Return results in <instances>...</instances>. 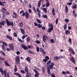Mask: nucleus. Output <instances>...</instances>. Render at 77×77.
Segmentation results:
<instances>
[{
    "mask_svg": "<svg viewBox=\"0 0 77 77\" xmlns=\"http://www.w3.org/2000/svg\"><path fill=\"white\" fill-rule=\"evenodd\" d=\"M22 47L23 48L24 50H29V48L31 49H32L33 48V46H32L31 45H28L27 46L26 45H23L22 46Z\"/></svg>",
    "mask_w": 77,
    "mask_h": 77,
    "instance_id": "1",
    "label": "nucleus"
},
{
    "mask_svg": "<svg viewBox=\"0 0 77 77\" xmlns=\"http://www.w3.org/2000/svg\"><path fill=\"white\" fill-rule=\"evenodd\" d=\"M6 23H7V25L8 26H11L12 27H14V22H13L11 21V22L9 21L7 19H5Z\"/></svg>",
    "mask_w": 77,
    "mask_h": 77,
    "instance_id": "2",
    "label": "nucleus"
},
{
    "mask_svg": "<svg viewBox=\"0 0 77 77\" xmlns=\"http://www.w3.org/2000/svg\"><path fill=\"white\" fill-rule=\"evenodd\" d=\"M22 16L23 17L25 16V17L26 19H28L29 17V13L27 11H26L24 13L22 14Z\"/></svg>",
    "mask_w": 77,
    "mask_h": 77,
    "instance_id": "3",
    "label": "nucleus"
},
{
    "mask_svg": "<svg viewBox=\"0 0 77 77\" xmlns=\"http://www.w3.org/2000/svg\"><path fill=\"white\" fill-rule=\"evenodd\" d=\"M16 63L17 64H19L20 63V57L19 56L16 57V58L15 60Z\"/></svg>",
    "mask_w": 77,
    "mask_h": 77,
    "instance_id": "4",
    "label": "nucleus"
},
{
    "mask_svg": "<svg viewBox=\"0 0 77 77\" xmlns=\"http://www.w3.org/2000/svg\"><path fill=\"white\" fill-rule=\"evenodd\" d=\"M4 74H5L4 77H10L9 74V73H7L6 70H4Z\"/></svg>",
    "mask_w": 77,
    "mask_h": 77,
    "instance_id": "5",
    "label": "nucleus"
},
{
    "mask_svg": "<svg viewBox=\"0 0 77 77\" xmlns=\"http://www.w3.org/2000/svg\"><path fill=\"white\" fill-rule=\"evenodd\" d=\"M8 46L11 50H12V51L14 50V47L13 46V45H12V44L10 43L9 44Z\"/></svg>",
    "mask_w": 77,
    "mask_h": 77,
    "instance_id": "6",
    "label": "nucleus"
},
{
    "mask_svg": "<svg viewBox=\"0 0 77 77\" xmlns=\"http://www.w3.org/2000/svg\"><path fill=\"white\" fill-rule=\"evenodd\" d=\"M69 60L71 62H72L74 64H75V59H74V58L73 57H72L71 58H70Z\"/></svg>",
    "mask_w": 77,
    "mask_h": 77,
    "instance_id": "7",
    "label": "nucleus"
},
{
    "mask_svg": "<svg viewBox=\"0 0 77 77\" xmlns=\"http://www.w3.org/2000/svg\"><path fill=\"white\" fill-rule=\"evenodd\" d=\"M13 14L14 15L12 16V17L14 18L17 19L18 18V15H17V14L15 12H13Z\"/></svg>",
    "mask_w": 77,
    "mask_h": 77,
    "instance_id": "8",
    "label": "nucleus"
},
{
    "mask_svg": "<svg viewBox=\"0 0 77 77\" xmlns=\"http://www.w3.org/2000/svg\"><path fill=\"white\" fill-rule=\"evenodd\" d=\"M69 51H70V53H72V54H75V52L72 49L69 48Z\"/></svg>",
    "mask_w": 77,
    "mask_h": 77,
    "instance_id": "9",
    "label": "nucleus"
},
{
    "mask_svg": "<svg viewBox=\"0 0 77 77\" xmlns=\"http://www.w3.org/2000/svg\"><path fill=\"white\" fill-rule=\"evenodd\" d=\"M40 51H41L42 53H43L44 54H45V51H44V50L42 48H40Z\"/></svg>",
    "mask_w": 77,
    "mask_h": 77,
    "instance_id": "10",
    "label": "nucleus"
},
{
    "mask_svg": "<svg viewBox=\"0 0 77 77\" xmlns=\"http://www.w3.org/2000/svg\"><path fill=\"white\" fill-rule=\"evenodd\" d=\"M5 37L7 38V39H8L11 41H12V38L11 36L9 35H7L5 36Z\"/></svg>",
    "mask_w": 77,
    "mask_h": 77,
    "instance_id": "11",
    "label": "nucleus"
},
{
    "mask_svg": "<svg viewBox=\"0 0 77 77\" xmlns=\"http://www.w3.org/2000/svg\"><path fill=\"white\" fill-rule=\"evenodd\" d=\"M20 30L23 35H24L25 34V32H24V29L23 28H20Z\"/></svg>",
    "mask_w": 77,
    "mask_h": 77,
    "instance_id": "12",
    "label": "nucleus"
},
{
    "mask_svg": "<svg viewBox=\"0 0 77 77\" xmlns=\"http://www.w3.org/2000/svg\"><path fill=\"white\" fill-rule=\"evenodd\" d=\"M26 60L29 63H30V60H31V59L29 57H27V58H26Z\"/></svg>",
    "mask_w": 77,
    "mask_h": 77,
    "instance_id": "13",
    "label": "nucleus"
},
{
    "mask_svg": "<svg viewBox=\"0 0 77 77\" xmlns=\"http://www.w3.org/2000/svg\"><path fill=\"white\" fill-rule=\"evenodd\" d=\"M55 10L54 9V8H53L52 10V14L54 15V16L56 15V13H55Z\"/></svg>",
    "mask_w": 77,
    "mask_h": 77,
    "instance_id": "14",
    "label": "nucleus"
},
{
    "mask_svg": "<svg viewBox=\"0 0 77 77\" xmlns=\"http://www.w3.org/2000/svg\"><path fill=\"white\" fill-rule=\"evenodd\" d=\"M25 71L26 73H28V72H29V69H28V67H27V66H25Z\"/></svg>",
    "mask_w": 77,
    "mask_h": 77,
    "instance_id": "15",
    "label": "nucleus"
},
{
    "mask_svg": "<svg viewBox=\"0 0 77 77\" xmlns=\"http://www.w3.org/2000/svg\"><path fill=\"white\" fill-rule=\"evenodd\" d=\"M53 30V28H49V29H48V33H50L52 30Z\"/></svg>",
    "mask_w": 77,
    "mask_h": 77,
    "instance_id": "16",
    "label": "nucleus"
},
{
    "mask_svg": "<svg viewBox=\"0 0 77 77\" xmlns=\"http://www.w3.org/2000/svg\"><path fill=\"white\" fill-rule=\"evenodd\" d=\"M28 51L29 53H30V54H35V53H34L33 51H32L31 50H29Z\"/></svg>",
    "mask_w": 77,
    "mask_h": 77,
    "instance_id": "17",
    "label": "nucleus"
},
{
    "mask_svg": "<svg viewBox=\"0 0 77 77\" xmlns=\"http://www.w3.org/2000/svg\"><path fill=\"white\" fill-rule=\"evenodd\" d=\"M65 11L66 13H68V6L67 5L66 6Z\"/></svg>",
    "mask_w": 77,
    "mask_h": 77,
    "instance_id": "18",
    "label": "nucleus"
},
{
    "mask_svg": "<svg viewBox=\"0 0 77 77\" xmlns=\"http://www.w3.org/2000/svg\"><path fill=\"white\" fill-rule=\"evenodd\" d=\"M48 26L50 27V28H51V29H53V25L52 23L50 24V23H49L48 24Z\"/></svg>",
    "mask_w": 77,
    "mask_h": 77,
    "instance_id": "19",
    "label": "nucleus"
},
{
    "mask_svg": "<svg viewBox=\"0 0 77 77\" xmlns=\"http://www.w3.org/2000/svg\"><path fill=\"white\" fill-rule=\"evenodd\" d=\"M66 33H65V35H67L68 34H70V32L68 30H65Z\"/></svg>",
    "mask_w": 77,
    "mask_h": 77,
    "instance_id": "20",
    "label": "nucleus"
},
{
    "mask_svg": "<svg viewBox=\"0 0 77 77\" xmlns=\"http://www.w3.org/2000/svg\"><path fill=\"white\" fill-rule=\"evenodd\" d=\"M5 64L6 66H11V65L7 62H6V61H5Z\"/></svg>",
    "mask_w": 77,
    "mask_h": 77,
    "instance_id": "21",
    "label": "nucleus"
},
{
    "mask_svg": "<svg viewBox=\"0 0 77 77\" xmlns=\"http://www.w3.org/2000/svg\"><path fill=\"white\" fill-rule=\"evenodd\" d=\"M19 25L20 27H23V25H24V24H23V23H20L19 24Z\"/></svg>",
    "mask_w": 77,
    "mask_h": 77,
    "instance_id": "22",
    "label": "nucleus"
},
{
    "mask_svg": "<svg viewBox=\"0 0 77 77\" xmlns=\"http://www.w3.org/2000/svg\"><path fill=\"white\" fill-rule=\"evenodd\" d=\"M41 5V1H39L38 4V8H40Z\"/></svg>",
    "mask_w": 77,
    "mask_h": 77,
    "instance_id": "23",
    "label": "nucleus"
},
{
    "mask_svg": "<svg viewBox=\"0 0 77 77\" xmlns=\"http://www.w3.org/2000/svg\"><path fill=\"white\" fill-rule=\"evenodd\" d=\"M0 53L1 54H3V56H6V54L5 53L4 51H0Z\"/></svg>",
    "mask_w": 77,
    "mask_h": 77,
    "instance_id": "24",
    "label": "nucleus"
},
{
    "mask_svg": "<svg viewBox=\"0 0 77 77\" xmlns=\"http://www.w3.org/2000/svg\"><path fill=\"white\" fill-rule=\"evenodd\" d=\"M27 73L26 75V77H29L31 75V74H30V73Z\"/></svg>",
    "mask_w": 77,
    "mask_h": 77,
    "instance_id": "25",
    "label": "nucleus"
},
{
    "mask_svg": "<svg viewBox=\"0 0 77 77\" xmlns=\"http://www.w3.org/2000/svg\"><path fill=\"white\" fill-rule=\"evenodd\" d=\"M77 5H73L72 6V9H76L77 8Z\"/></svg>",
    "mask_w": 77,
    "mask_h": 77,
    "instance_id": "26",
    "label": "nucleus"
},
{
    "mask_svg": "<svg viewBox=\"0 0 77 77\" xmlns=\"http://www.w3.org/2000/svg\"><path fill=\"white\" fill-rule=\"evenodd\" d=\"M42 39H43V41L44 42H46V38H45V37L44 36H43Z\"/></svg>",
    "mask_w": 77,
    "mask_h": 77,
    "instance_id": "27",
    "label": "nucleus"
},
{
    "mask_svg": "<svg viewBox=\"0 0 77 77\" xmlns=\"http://www.w3.org/2000/svg\"><path fill=\"white\" fill-rule=\"evenodd\" d=\"M32 10H33V11H34L35 13V14H36V9H35V7H32Z\"/></svg>",
    "mask_w": 77,
    "mask_h": 77,
    "instance_id": "28",
    "label": "nucleus"
},
{
    "mask_svg": "<svg viewBox=\"0 0 77 77\" xmlns=\"http://www.w3.org/2000/svg\"><path fill=\"white\" fill-rule=\"evenodd\" d=\"M51 60H50L47 62V65H50L51 64Z\"/></svg>",
    "mask_w": 77,
    "mask_h": 77,
    "instance_id": "29",
    "label": "nucleus"
},
{
    "mask_svg": "<svg viewBox=\"0 0 77 77\" xmlns=\"http://www.w3.org/2000/svg\"><path fill=\"white\" fill-rule=\"evenodd\" d=\"M45 67L44 66H43L42 67V71L43 73H44L45 72Z\"/></svg>",
    "mask_w": 77,
    "mask_h": 77,
    "instance_id": "30",
    "label": "nucleus"
},
{
    "mask_svg": "<svg viewBox=\"0 0 77 77\" xmlns=\"http://www.w3.org/2000/svg\"><path fill=\"white\" fill-rule=\"evenodd\" d=\"M47 70H48L47 72L48 74H51V72H50V68H48Z\"/></svg>",
    "mask_w": 77,
    "mask_h": 77,
    "instance_id": "31",
    "label": "nucleus"
},
{
    "mask_svg": "<svg viewBox=\"0 0 77 77\" xmlns=\"http://www.w3.org/2000/svg\"><path fill=\"white\" fill-rule=\"evenodd\" d=\"M2 48L3 49V50H4V51H5L6 50V48H5V46H4V45H2Z\"/></svg>",
    "mask_w": 77,
    "mask_h": 77,
    "instance_id": "32",
    "label": "nucleus"
},
{
    "mask_svg": "<svg viewBox=\"0 0 77 77\" xmlns=\"http://www.w3.org/2000/svg\"><path fill=\"white\" fill-rule=\"evenodd\" d=\"M68 41L69 42V43L70 44H71V45H72V40H71V39L69 38L68 40Z\"/></svg>",
    "mask_w": 77,
    "mask_h": 77,
    "instance_id": "33",
    "label": "nucleus"
},
{
    "mask_svg": "<svg viewBox=\"0 0 77 77\" xmlns=\"http://www.w3.org/2000/svg\"><path fill=\"white\" fill-rule=\"evenodd\" d=\"M43 11H44L45 12V13H47V9H46V8H43L42 9Z\"/></svg>",
    "mask_w": 77,
    "mask_h": 77,
    "instance_id": "34",
    "label": "nucleus"
},
{
    "mask_svg": "<svg viewBox=\"0 0 77 77\" xmlns=\"http://www.w3.org/2000/svg\"><path fill=\"white\" fill-rule=\"evenodd\" d=\"M26 39L27 40V42H29L30 41V37L28 36L27 37Z\"/></svg>",
    "mask_w": 77,
    "mask_h": 77,
    "instance_id": "35",
    "label": "nucleus"
},
{
    "mask_svg": "<svg viewBox=\"0 0 77 77\" xmlns=\"http://www.w3.org/2000/svg\"><path fill=\"white\" fill-rule=\"evenodd\" d=\"M37 26L38 28H42V26L40 24H38Z\"/></svg>",
    "mask_w": 77,
    "mask_h": 77,
    "instance_id": "36",
    "label": "nucleus"
},
{
    "mask_svg": "<svg viewBox=\"0 0 77 77\" xmlns=\"http://www.w3.org/2000/svg\"><path fill=\"white\" fill-rule=\"evenodd\" d=\"M42 17H43L44 18H47V16L43 14L42 15Z\"/></svg>",
    "mask_w": 77,
    "mask_h": 77,
    "instance_id": "37",
    "label": "nucleus"
},
{
    "mask_svg": "<svg viewBox=\"0 0 77 77\" xmlns=\"http://www.w3.org/2000/svg\"><path fill=\"white\" fill-rule=\"evenodd\" d=\"M48 66V67H49V69H52V68H53V66L51 65H50Z\"/></svg>",
    "mask_w": 77,
    "mask_h": 77,
    "instance_id": "38",
    "label": "nucleus"
},
{
    "mask_svg": "<svg viewBox=\"0 0 77 77\" xmlns=\"http://www.w3.org/2000/svg\"><path fill=\"white\" fill-rule=\"evenodd\" d=\"M36 21H37V22H38V23H41V20H40L37 19H36Z\"/></svg>",
    "mask_w": 77,
    "mask_h": 77,
    "instance_id": "39",
    "label": "nucleus"
},
{
    "mask_svg": "<svg viewBox=\"0 0 77 77\" xmlns=\"http://www.w3.org/2000/svg\"><path fill=\"white\" fill-rule=\"evenodd\" d=\"M27 35H24L22 36V39H24L25 38L27 37Z\"/></svg>",
    "mask_w": 77,
    "mask_h": 77,
    "instance_id": "40",
    "label": "nucleus"
},
{
    "mask_svg": "<svg viewBox=\"0 0 77 77\" xmlns=\"http://www.w3.org/2000/svg\"><path fill=\"white\" fill-rule=\"evenodd\" d=\"M66 27H67V25H66V24H65L64 25V30H66Z\"/></svg>",
    "mask_w": 77,
    "mask_h": 77,
    "instance_id": "41",
    "label": "nucleus"
},
{
    "mask_svg": "<svg viewBox=\"0 0 77 77\" xmlns=\"http://www.w3.org/2000/svg\"><path fill=\"white\" fill-rule=\"evenodd\" d=\"M48 6H50V3L48 2L47 3L46 5V7H48Z\"/></svg>",
    "mask_w": 77,
    "mask_h": 77,
    "instance_id": "42",
    "label": "nucleus"
},
{
    "mask_svg": "<svg viewBox=\"0 0 77 77\" xmlns=\"http://www.w3.org/2000/svg\"><path fill=\"white\" fill-rule=\"evenodd\" d=\"M0 60L2 61L4 60L5 58L1 57H0Z\"/></svg>",
    "mask_w": 77,
    "mask_h": 77,
    "instance_id": "43",
    "label": "nucleus"
},
{
    "mask_svg": "<svg viewBox=\"0 0 77 77\" xmlns=\"http://www.w3.org/2000/svg\"><path fill=\"white\" fill-rule=\"evenodd\" d=\"M0 5L1 6H5L4 4L2 3V2H1V1H0Z\"/></svg>",
    "mask_w": 77,
    "mask_h": 77,
    "instance_id": "44",
    "label": "nucleus"
},
{
    "mask_svg": "<svg viewBox=\"0 0 77 77\" xmlns=\"http://www.w3.org/2000/svg\"><path fill=\"white\" fill-rule=\"evenodd\" d=\"M65 21L66 22V23H68V22H69V20L67 19H65Z\"/></svg>",
    "mask_w": 77,
    "mask_h": 77,
    "instance_id": "45",
    "label": "nucleus"
},
{
    "mask_svg": "<svg viewBox=\"0 0 77 77\" xmlns=\"http://www.w3.org/2000/svg\"><path fill=\"white\" fill-rule=\"evenodd\" d=\"M50 41L51 43H54V40L53 39H51L50 40Z\"/></svg>",
    "mask_w": 77,
    "mask_h": 77,
    "instance_id": "46",
    "label": "nucleus"
},
{
    "mask_svg": "<svg viewBox=\"0 0 77 77\" xmlns=\"http://www.w3.org/2000/svg\"><path fill=\"white\" fill-rule=\"evenodd\" d=\"M36 10L37 12H41V11L39 10V8L38 7L36 9Z\"/></svg>",
    "mask_w": 77,
    "mask_h": 77,
    "instance_id": "47",
    "label": "nucleus"
},
{
    "mask_svg": "<svg viewBox=\"0 0 77 77\" xmlns=\"http://www.w3.org/2000/svg\"><path fill=\"white\" fill-rule=\"evenodd\" d=\"M55 22L56 24H57V23H58V18H57V19H56Z\"/></svg>",
    "mask_w": 77,
    "mask_h": 77,
    "instance_id": "48",
    "label": "nucleus"
},
{
    "mask_svg": "<svg viewBox=\"0 0 77 77\" xmlns=\"http://www.w3.org/2000/svg\"><path fill=\"white\" fill-rule=\"evenodd\" d=\"M20 72H21L22 74H24L25 73V72L23 70H21L20 71Z\"/></svg>",
    "mask_w": 77,
    "mask_h": 77,
    "instance_id": "49",
    "label": "nucleus"
},
{
    "mask_svg": "<svg viewBox=\"0 0 77 77\" xmlns=\"http://www.w3.org/2000/svg\"><path fill=\"white\" fill-rule=\"evenodd\" d=\"M1 12H2V13L3 14V15L2 16V17L3 18V17H4V16H3V15H4L5 14V12H6V11H4L3 10H2V11H1Z\"/></svg>",
    "mask_w": 77,
    "mask_h": 77,
    "instance_id": "50",
    "label": "nucleus"
},
{
    "mask_svg": "<svg viewBox=\"0 0 77 77\" xmlns=\"http://www.w3.org/2000/svg\"><path fill=\"white\" fill-rule=\"evenodd\" d=\"M13 35L15 37H17V33H16V32H14L13 33Z\"/></svg>",
    "mask_w": 77,
    "mask_h": 77,
    "instance_id": "51",
    "label": "nucleus"
},
{
    "mask_svg": "<svg viewBox=\"0 0 77 77\" xmlns=\"http://www.w3.org/2000/svg\"><path fill=\"white\" fill-rule=\"evenodd\" d=\"M17 38L18 39V41H19L20 42H21L22 40L19 37H18Z\"/></svg>",
    "mask_w": 77,
    "mask_h": 77,
    "instance_id": "52",
    "label": "nucleus"
},
{
    "mask_svg": "<svg viewBox=\"0 0 77 77\" xmlns=\"http://www.w3.org/2000/svg\"><path fill=\"white\" fill-rule=\"evenodd\" d=\"M23 13H24V11L23 10H22L20 12V14H23Z\"/></svg>",
    "mask_w": 77,
    "mask_h": 77,
    "instance_id": "53",
    "label": "nucleus"
},
{
    "mask_svg": "<svg viewBox=\"0 0 77 77\" xmlns=\"http://www.w3.org/2000/svg\"><path fill=\"white\" fill-rule=\"evenodd\" d=\"M36 51L37 52H39V48L37 47L36 48Z\"/></svg>",
    "mask_w": 77,
    "mask_h": 77,
    "instance_id": "54",
    "label": "nucleus"
},
{
    "mask_svg": "<svg viewBox=\"0 0 77 77\" xmlns=\"http://www.w3.org/2000/svg\"><path fill=\"white\" fill-rule=\"evenodd\" d=\"M16 54H17V55H19L20 54V52L19 51H18L16 52Z\"/></svg>",
    "mask_w": 77,
    "mask_h": 77,
    "instance_id": "55",
    "label": "nucleus"
},
{
    "mask_svg": "<svg viewBox=\"0 0 77 77\" xmlns=\"http://www.w3.org/2000/svg\"><path fill=\"white\" fill-rule=\"evenodd\" d=\"M39 75V74H35V77H38Z\"/></svg>",
    "mask_w": 77,
    "mask_h": 77,
    "instance_id": "56",
    "label": "nucleus"
},
{
    "mask_svg": "<svg viewBox=\"0 0 77 77\" xmlns=\"http://www.w3.org/2000/svg\"><path fill=\"white\" fill-rule=\"evenodd\" d=\"M17 75V76H18L19 77H20L21 76V75L18 73H17V75Z\"/></svg>",
    "mask_w": 77,
    "mask_h": 77,
    "instance_id": "57",
    "label": "nucleus"
},
{
    "mask_svg": "<svg viewBox=\"0 0 77 77\" xmlns=\"http://www.w3.org/2000/svg\"><path fill=\"white\" fill-rule=\"evenodd\" d=\"M48 60H46V59H43V62H47Z\"/></svg>",
    "mask_w": 77,
    "mask_h": 77,
    "instance_id": "58",
    "label": "nucleus"
},
{
    "mask_svg": "<svg viewBox=\"0 0 77 77\" xmlns=\"http://www.w3.org/2000/svg\"><path fill=\"white\" fill-rule=\"evenodd\" d=\"M6 50L8 51H11V50L10 48H6Z\"/></svg>",
    "mask_w": 77,
    "mask_h": 77,
    "instance_id": "59",
    "label": "nucleus"
},
{
    "mask_svg": "<svg viewBox=\"0 0 77 77\" xmlns=\"http://www.w3.org/2000/svg\"><path fill=\"white\" fill-rule=\"evenodd\" d=\"M29 12L30 13H32V10L31 9H29L28 10Z\"/></svg>",
    "mask_w": 77,
    "mask_h": 77,
    "instance_id": "60",
    "label": "nucleus"
},
{
    "mask_svg": "<svg viewBox=\"0 0 77 77\" xmlns=\"http://www.w3.org/2000/svg\"><path fill=\"white\" fill-rule=\"evenodd\" d=\"M17 69H18V68H15L14 69V72H17Z\"/></svg>",
    "mask_w": 77,
    "mask_h": 77,
    "instance_id": "61",
    "label": "nucleus"
},
{
    "mask_svg": "<svg viewBox=\"0 0 77 77\" xmlns=\"http://www.w3.org/2000/svg\"><path fill=\"white\" fill-rule=\"evenodd\" d=\"M36 43L37 44H40V41H37L36 42Z\"/></svg>",
    "mask_w": 77,
    "mask_h": 77,
    "instance_id": "62",
    "label": "nucleus"
},
{
    "mask_svg": "<svg viewBox=\"0 0 77 77\" xmlns=\"http://www.w3.org/2000/svg\"><path fill=\"white\" fill-rule=\"evenodd\" d=\"M67 4L68 5H72V2H70V3H67Z\"/></svg>",
    "mask_w": 77,
    "mask_h": 77,
    "instance_id": "63",
    "label": "nucleus"
},
{
    "mask_svg": "<svg viewBox=\"0 0 77 77\" xmlns=\"http://www.w3.org/2000/svg\"><path fill=\"white\" fill-rule=\"evenodd\" d=\"M51 77H56V76H55V75H54V74H51Z\"/></svg>",
    "mask_w": 77,
    "mask_h": 77,
    "instance_id": "64",
    "label": "nucleus"
}]
</instances>
